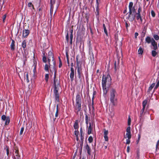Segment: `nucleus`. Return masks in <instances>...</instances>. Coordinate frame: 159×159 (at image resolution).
Segmentation results:
<instances>
[{"instance_id": "nucleus-1", "label": "nucleus", "mask_w": 159, "mask_h": 159, "mask_svg": "<svg viewBox=\"0 0 159 159\" xmlns=\"http://www.w3.org/2000/svg\"><path fill=\"white\" fill-rule=\"evenodd\" d=\"M53 69L55 70V73L54 77V80L53 82V91L55 96L56 100L57 101H59V95L58 91L61 88V86L60 84V81L58 79H56V74L55 68L54 66Z\"/></svg>"}, {"instance_id": "nucleus-2", "label": "nucleus", "mask_w": 159, "mask_h": 159, "mask_svg": "<svg viewBox=\"0 0 159 159\" xmlns=\"http://www.w3.org/2000/svg\"><path fill=\"white\" fill-rule=\"evenodd\" d=\"M111 78L109 75H107L106 76L104 75L103 76L102 84L104 94L105 95L107 92V88L111 84Z\"/></svg>"}, {"instance_id": "nucleus-3", "label": "nucleus", "mask_w": 159, "mask_h": 159, "mask_svg": "<svg viewBox=\"0 0 159 159\" xmlns=\"http://www.w3.org/2000/svg\"><path fill=\"white\" fill-rule=\"evenodd\" d=\"M110 100L113 105H116V99L115 98L116 95V92L115 89H111L110 90Z\"/></svg>"}, {"instance_id": "nucleus-4", "label": "nucleus", "mask_w": 159, "mask_h": 159, "mask_svg": "<svg viewBox=\"0 0 159 159\" xmlns=\"http://www.w3.org/2000/svg\"><path fill=\"white\" fill-rule=\"evenodd\" d=\"M81 98L80 95H77L75 109L78 112L80 111L81 109Z\"/></svg>"}, {"instance_id": "nucleus-5", "label": "nucleus", "mask_w": 159, "mask_h": 159, "mask_svg": "<svg viewBox=\"0 0 159 159\" xmlns=\"http://www.w3.org/2000/svg\"><path fill=\"white\" fill-rule=\"evenodd\" d=\"M135 11H129V14H127L124 17L129 21H133L134 19Z\"/></svg>"}, {"instance_id": "nucleus-6", "label": "nucleus", "mask_w": 159, "mask_h": 159, "mask_svg": "<svg viewBox=\"0 0 159 159\" xmlns=\"http://www.w3.org/2000/svg\"><path fill=\"white\" fill-rule=\"evenodd\" d=\"M77 61V66L76 67V69L77 70L78 73V76L79 79H81L82 75V69L81 65L80 64V62L78 61V58L77 57L76 58Z\"/></svg>"}, {"instance_id": "nucleus-7", "label": "nucleus", "mask_w": 159, "mask_h": 159, "mask_svg": "<svg viewBox=\"0 0 159 159\" xmlns=\"http://www.w3.org/2000/svg\"><path fill=\"white\" fill-rule=\"evenodd\" d=\"M48 60L49 62V64L50 66V62L52 60V61L54 65L55 64V61L54 60L53 55L52 52L51 51H49L48 53Z\"/></svg>"}, {"instance_id": "nucleus-8", "label": "nucleus", "mask_w": 159, "mask_h": 159, "mask_svg": "<svg viewBox=\"0 0 159 159\" xmlns=\"http://www.w3.org/2000/svg\"><path fill=\"white\" fill-rule=\"evenodd\" d=\"M2 119L5 121V124L6 125H8L10 122V119L9 117H6L5 115H3L2 116Z\"/></svg>"}, {"instance_id": "nucleus-9", "label": "nucleus", "mask_w": 159, "mask_h": 159, "mask_svg": "<svg viewBox=\"0 0 159 159\" xmlns=\"http://www.w3.org/2000/svg\"><path fill=\"white\" fill-rule=\"evenodd\" d=\"M126 136V137H125V138H127L128 139H130L131 138L130 127L129 126L127 128Z\"/></svg>"}, {"instance_id": "nucleus-10", "label": "nucleus", "mask_w": 159, "mask_h": 159, "mask_svg": "<svg viewBox=\"0 0 159 159\" xmlns=\"http://www.w3.org/2000/svg\"><path fill=\"white\" fill-rule=\"evenodd\" d=\"M15 153L14 156L13 157L16 158V159H20V156L19 154V151L18 149L16 147L15 148Z\"/></svg>"}, {"instance_id": "nucleus-11", "label": "nucleus", "mask_w": 159, "mask_h": 159, "mask_svg": "<svg viewBox=\"0 0 159 159\" xmlns=\"http://www.w3.org/2000/svg\"><path fill=\"white\" fill-rule=\"evenodd\" d=\"M71 73H70V77L71 81H73L74 79V69L73 67H71L70 69Z\"/></svg>"}, {"instance_id": "nucleus-12", "label": "nucleus", "mask_w": 159, "mask_h": 159, "mask_svg": "<svg viewBox=\"0 0 159 159\" xmlns=\"http://www.w3.org/2000/svg\"><path fill=\"white\" fill-rule=\"evenodd\" d=\"M85 149L87 150V153L90 155L91 154V148L87 143L84 146Z\"/></svg>"}, {"instance_id": "nucleus-13", "label": "nucleus", "mask_w": 159, "mask_h": 159, "mask_svg": "<svg viewBox=\"0 0 159 159\" xmlns=\"http://www.w3.org/2000/svg\"><path fill=\"white\" fill-rule=\"evenodd\" d=\"M151 44L153 47V49L154 50H156L157 49V44L154 39L152 41Z\"/></svg>"}, {"instance_id": "nucleus-14", "label": "nucleus", "mask_w": 159, "mask_h": 159, "mask_svg": "<svg viewBox=\"0 0 159 159\" xmlns=\"http://www.w3.org/2000/svg\"><path fill=\"white\" fill-rule=\"evenodd\" d=\"M30 33L29 30H25L23 31V36L24 37H26Z\"/></svg>"}, {"instance_id": "nucleus-15", "label": "nucleus", "mask_w": 159, "mask_h": 159, "mask_svg": "<svg viewBox=\"0 0 159 159\" xmlns=\"http://www.w3.org/2000/svg\"><path fill=\"white\" fill-rule=\"evenodd\" d=\"M153 39H154L153 38L148 36L146 38L145 41L146 42L148 43H152V41L153 40Z\"/></svg>"}, {"instance_id": "nucleus-16", "label": "nucleus", "mask_w": 159, "mask_h": 159, "mask_svg": "<svg viewBox=\"0 0 159 159\" xmlns=\"http://www.w3.org/2000/svg\"><path fill=\"white\" fill-rule=\"evenodd\" d=\"M133 3L132 2L129 3V11H135V10L134 7H133Z\"/></svg>"}, {"instance_id": "nucleus-17", "label": "nucleus", "mask_w": 159, "mask_h": 159, "mask_svg": "<svg viewBox=\"0 0 159 159\" xmlns=\"http://www.w3.org/2000/svg\"><path fill=\"white\" fill-rule=\"evenodd\" d=\"M100 2V0H96L97 7L96 11L97 12V15L99 14V5Z\"/></svg>"}, {"instance_id": "nucleus-18", "label": "nucleus", "mask_w": 159, "mask_h": 159, "mask_svg": "<svg viewBox=\"0 0 159 159\" xmlns=\"http://www.w3.org/2000/svg\"><path fill=\"white\" fill-rule=\"evenodd\" d=\"M92 129V125L91 122L89 123V126L88 129V133L89 134L91 133Z\"/></svg>"}, {"instance_id": "nucleus-19", "label": "nucleus", "mask_w": 159, "mask_h": 159, "mask_svg": "<svg viewBox=\"0 0 159 159\" xmlns=\"http://www.w3.org/2000/svg\"><path fill=\"white\" fill-rule=\"evenodd\" d=\"M6 151L7 155V159H9L10 157V155L9 154V148L7 146H6L5 148Z\"/></svg>"}, {"instance_id": "nucleus-20", "label": "nucleus", "mask_w": 159, "mask_h": 159, "mask_svg": "<svg viewBox=\"0 0 159 159\" xmlns=\"http://www.w3.org/2000/svg\"><path fill=\"white\" fill-rule=\"evenodd\" d=\"M80 135H81V137H80V139L81 140L83 141L84 140V134L83 133L82 129V128H81L80 129Z\"/></svg>"}, {"instance_id": "nucleus-21", "label": "nucleus", "mask_w": 159, "mask_h": 159, "mask_svg": "<svg viewBox=\"0 0 159 159\" xmlns=\"http://www.w3.org/2000/svg\"><path fill=\"white\" fill-rule=\"evenodd\" d=\"M155 85V83L152 84L150 86V87L148 89V93H149L150 91L152 90V89L154 87Z\"/></svg>"}, {"instance_id": "nucleus-22", "label": "nucleus", "mask_w": 159, "mask_h": 159, "mask_svg": "<svg viewBox=\"0 0 159 159\" xmlns=\"http://www.w3.org/2000/svg\"><path fill=\"white\" fill-rule=\"evenodd\" d=\"M51 4V10H50V14L52 15V10L53 7V6L52 4V0H51L50 1Z\"/></svg>"}, {"instance_id": "nucleus-23", "label": "nucleus", "mask_w": 159, "mask_h": 159, "mask_svg": "<svg viewBox=\"0 0 159 159\" xmlns=\"http://www.w3.org/2000/svg\"><path fill=\"white\" fill-rule=\"evenodd\" d=\"M136 15H137V16H136L137 19L138 20L139 19H140L141 22H142V20L141 17L140 15V14L136 13Z\"/></svg>"}, {"instance_id": "nucleus-24", "label": "nucleus", "mask_w": 159, "mask_h": 159, "mask_svg": "<svg viewBox=\"0 0 159 159\" xmlns=\"http://www.w3.org/2000/svg\"><path fill=\"white\" fill-rule=\"evenodd\" d=\"M142 6L140 4H139L138 12L137 13H136L140 14V13L141 11V9L142 8Z\"/></svg>"}, {"instance_id": "nucleus-25", "label": "nucleus", "mask_w": 159, "mask_h": 159, "mask_svg": "<svg viewBox=\"0 0 159 159\" xmlns=\"http://www.w3.org/2000/svg\"><path fill=\"white\" fill-rule=\"evenodd\" d=\"M58 105L57 104L56 106V111L55 113V117H57L58 116Z\"/></svg>"}, {"instance_id": "nucleus-26", "label": "nucleus", "mask_w": 159, "mask_h": 159, "mask_svg": "<svg viewBox=\"0 0 159 159\" xmlns=\"http://www.w3.org/2000/svg\"><path fill=\"white\" fill-rule=\"evenodd\" d=\"M43 62L46 63L47 62V58L45 56V53H43Z\"/></svg>"}, {"instance_id": "nucleus-27", "label": "nucleus", "mask_w": 159, "mask_h": 159, "mask_svg": "<svg viewBox=\"0 0 159 159\" xmlns=\"http://www.w3.org/2000/svg\"><path fill=\"white\" fill-rule=\"evenodd\" d=\"M148 101L146 100L144 101L143 102V107L145 108V107L147 104Z\"/></svg>"}, {"instance_id": "nucleus-28", "label": "nucleus", "mask_w": 159, "mask_h": 159, "mask_svg": "<svg viewBox=\"0 0 159 159\" xmlns=\"http://www.w3.org/2000/svg\"><path fill=\"white\" fill-rule=\"evenodd\" d=\"M74 127L75 129H77L78 128V123L77 120H76L74 125Z\"/></svg>"}, {"instance_id": "nucleus-29", "label": "nucleus", "mask_w": 159, "mask_h": 159, "mask_svg": "<svg viewBox=\"0 0 159 159\" xmlns=\"http://www.w3.org/2000/svg\"><path fill=\"white\" fill-rule=\"evenodd\" d=\"M103 27L104 31L105 33L106 34V35L107 36L108 35V34H107V30H106V26H105V25L104 24H103Z\"/></svg>"}, {"instance_id": "nucleus-30", "label": "nucleus", "mask_w": 159, "mask_h": 159, "mask_svg": "<svg viewBox=\"0 0 159 159\" xmlns=\"http://www.w3.org/2000/svg\"><path fill=\"white\" fill-rule=\"evenodd\" d=\"M157 52L155 50H152V55L153 57H155L157 54Z\"/></svg>"}, {"instance_id": "nucleus-31", "label": "nucleus", "mask_w": 159, "mask_h": 159, "mask_svg": "<svg viewBox=\"0 0 159 159\" xmlns=\"http://www.w3.org/2000/svg\"><path fill=\"white\" fill-rule=\"evenodd\" d=\"M116 44H117V46L118 45H119V46H121L122 45V42L120 41H119L118 40H117V41H116Z\"/></svg>"}, {"instance_id": "nucleus-32", "label": "nucleus", "mask_w": 159, "mask_h": 159, "mask_svg": "<svg viewBox=\"0 0 159 159\" xmlns=\"http://www.w3.org/2000/svg\"><path fill=\"white\" fill-rule=\"evenodd\" d=\"M36 62L35 61H34V64L32 66V67H33L34 68V70H35L36 67V64L35 63Z\"/></svg>"}, {"instance_id": "nucleus-33", "label": "nucleus", "mask_w": 159, "mask_h": 159, "mask_svg": "<svg viewBox=\"0 0 159 159\" xmlns=\"http://www.w3.org/2000/svg\"><path fill=\"white\" fill-rule=\"evenodd\" d=\"M22 46L23 48H25L26 46V42L25 40H24L23 41L22 43Z\"/></svg>"}, {"instance_id": "nucleus-34", "label": "nucleus", "mask_w": 159, "mask_h": 159, "mask_svg": "<svg viewBox=\"0 0 159 159\" xmlns=\"http://www.w3.org/2000/svg\"><path fill=\"white\" fill-rule=\"evenodd\" d=\"M88 140L90 143H92L93 141V137L91 136H89L88 138Z\"/></svg>"}, {"instance_id": "nucleus-35", "label": "nucleus", "mask_w": 159, "mask_h": 159, "mask_svg": "<svg viewBox=\"0 0 159 159\" xmlns=\"http://www.w3.org/2000/svg\"><path fill=\"white\" fill-rule=\"evenodd\" d=\"M145 108L143 107V109L141 110L140 111V117H142V116L143 115V113L145 109Z\"/></svg>"}, {"instance_id": "nucleus-36", "label": "nucleus", "mask_w": 159, "mask_h": 159, "mask_svg": "<svg viewBox=\"0 0 159 159\" xmlns=\"http://www.w3.org/2000/svg\"><path fill=\"white\" fill-rule=\"evenodd\" d=\"M153 37L156 40H158L159 39V37L157 35L155 34L153 35Z\"/></svg>"}, {"instance_id": "nucleus-37", "label": "nucleus", "mask_w": 159, "mask_h": 159, "mask_svg": "<svg viewBox=\"0 0 159 159\" xmlns=\"http://www.w3.org/2000/svg\"><path fill=\"white\" fill-rule=\"evenodd\" d=\"M48 78L49 75L48 74H46L45 75V80L46 82L48 81Z\"/></svg>"}, {"instance_id": "nucleus-38", "label": "nucleus", "mask_w": 159, "mask_h": 159, "mask_svg": "<svg viewBox=\"0 0 159 159\" xmlns=\"http://www.w3.org/2000/svg\"><path fill=\"white\" fill-rule=\"evenodd\" d=\"M49 67L48 66L47 64H46L45 66V70L46 71H48Z\"/></svg>"}, {"instance_id": "nucleus-39", "label": "nucleus", "mask_w": 159, "mask_h": 159, "mask_svg": "<svg viewBox=\"0 0 159 159\" xmlns=\"http://www.w3.org/2000/svg\"><path fill=\"white\" fill-rule=\"evenodd\" d=\"M26 74V81L27 82H29V80L28 79V73H25V74Z\"/></svg>"}, {"instance_id": "nucleus-40", "label": "nucleus", "mask_w": 159, "mask_h": 159, "mask_svg": "<svg viewBox=\"0 0 159 159\" xmlns=\"http://www.w3.org/2000/svg\"><path fill=\"white\" fill-rule=\"evenodd\" d=\"M104 135H107L108 134V131L107 130H106L105 129H104Z\"/></svg>"}, {"instance_id": "nucleus-41", "label": "nucleus", "mask_w": 159, "mask_h": 159, "mask_svg": "<svg viewBox=\"0 0 159 159\" xmlns=\"http://www.w3.org/2000/svg\"><path fill=\"white\" fill-rule=\"evenodd\" d=\"M24 130V128L23 127L21 128L20 131V135H21L22 134Z\"/></svg>"}, {"instance_id": "nucleus-42", "label": "nucleus", "mask_w": 159, "mask_h": 159, "mask_svg": "<svg viewBox=\"0 0 159 159\" xmlns=\"http://www.w3.org/2000/svg\"><path fill=\"white\" fill-rule=\"evenodd\" d=\"M143 53V50H138V53L139 55H141Z\"/></svg>"}, {"instance_id": "nucleus-43", "label": "nucleus", "mask_w": 159, "mask_h": 159, "mask_svg": "<svg viewBox=\"0 0 159 159\" xmlns=\"http://www.w3.org/2000/svg\"><path fill=\"white\" fill-rule=\"evenodd\" d=\"M131 123V119L129 116L128 120V124L129 125H130Z\"/></svg>"}, {"instance_id": "nucleus-44", "label": "nucleus", "mask_w": 159, "mask_h": 159, "mask_svg": "<svg viewBox=\"0 0 159 159\" xmlns=\"http://www.w3.org/2000/svg\"><path fill=\"white\" fill-rule=\"evenodd\" d=\"M151 13L153 17H154L155 16V14L153 11L152 10L151 11Z\"/></svg>"}, {"instance_id": "nucleus-45", "label": "nucleus", "mask_w": 159, "mask_h": 159, "mask_svg": "<svg viewBox=\"0 0 159 159\" xmlns=\"http://www.w3.org/2000/svg\"><path fill=\"white\" fill-rule=\"evenodd\" d=\"M105 140L106 141H108V138L107 135H104Z\"/></svg>"}, {"instance_id": "nucleus-46", "label": "nucleus", "mask_w": 159, "mask_h": 159, "mask_svg": "<svg viewBox=\"0 0 159 159\" xmlns=\"http://www.w3.org/2000/svg\"><path fill=\"white\" fill-rule=\"evenodd\" d=\"M140 137H141V134H139V135H138V139L137 140V141H136L137 142V143H138L140 140Z\"/></svg>"}, {"instance_id": "nucleus-47", "label": "nucleus", "mask_w": 159, "mask_h": 159, "mask_svg": "<svg viewBox=\"0 0 159 159\" xmlns=\"http://www.w3.org/2000/svg\"><path fill=\"white\" fill-rule=\"evenodd\" d=\"M28 6L29 7H30L31 6H32L33 9H34V6L32 4L31 2H29L28 4Z\"/></svg>"}, {"instance_id": "nucleus-48", "label": "nucleus", "mask_w": 159, "mask_h": 159, "mask_svg": "<svg viewBox=\"0 0 159 159\" xmlns=\"http://www.w3.org/2000/svg\"><path fill=\"white\" fill-rule=\"evenodd\" d=\"M159 145V140L157 142V144H156V150H157L158 148V146Z\"/></svg>"}, {"instance_id": "nucleus-49", "label": "nucleus", "mask_w": 159, "mask_h": 159, "mask_svg": "<svg viewBox=\"0 0 159 159\" xmlns=\"http://www.w3.org/2000/svg\"><path fill=\"white\" fill-rule=\"evenodd\" d=\"M6 15H4L2 17L3 21V22H5V20L6 19Z\"/></svg>"}, {"instance_id": "nucleus-50", "label": "nucleus", "mask_w": 159, "mask_h": 159, "mask_svg": "<svg viewBox=\"0 0 159 159\" xmlns=\"http://www.w3.org/2000/svg\"><path fill=\"white\" fill-rule=\"evenodd\" d=\"M72 38H73V34H71L70 35V43L71 44L72 43Z\"/></svg>"}, {"instance_id": "nucleus-51", "label": "nucleus", "mask_w": 159, "mask_h": 159, "mask_svg": "<svg viewBox=\"0 0 159 159\" xmlns=\"http://www.w3.org/2000/svg\"><path fill=\"white\" fill-rule=\"evenodd\" d=\"M130 143V139H128L126 140V143L127 144H129Z\"/></svg>"}, {"instance_id": "nucleus-52", "label": "nucleus", "mask_w": 159, "mask_h": 159, "mask_svg": "<svg viewBox=\"0 0 159 159\" xmlns=\"http://www.w3.org/2000/svg\"><path fill=\"white\" fill-rule=\"evenodd\" d=\"M14 44L13 43H11V49H14Z\"/></svg>"}, {"instance_id": "nucleus-53", "label": "nucleus", "mask_w": 159, "mask_h": 159, "mask_svg": "<svg viewBox=\"0 0 159 159\" xmlns=\"http://www.w3.org/2000/svg\"><path fill=\"white\" fill-rule=\"evenodd\" d=\"M68 37H68V31L67 35H66V40L67 41H68Z\"/></svg>"}, {"instance_id": "nucleus-54", "label": "nucleus", "mask_w": 159, "mask_h": 159, "mask_svg": "<svg viewBox=\"0 0 159 159\" xmlns=\"http://www.w3.org/2000/svg\"><path fill=\"white\" fill-rule=\"evenodd\" d=\"M138 33L136 32L135 34V38H137V36L138 35Z\"/></svg>"}, {"instance_id": "nucleus-55", "label": "nucleus", "mask_w": 159, "mask_h": 159, "mask_svg": "<svg viewBox=\"0 0 159 159\" xmlns=\"http://www.w3.org/2000/svg\"><path fill=\"white\" fill-rule=\"evenodd\" d=\"M114 65H115V70H116V68H117L116 63V61H115V62Z\"/></svg>"}, {"instance_id": "nucleus-56", "label": "nucleus", "mask_w": 159, "mask_h": 159, "mask_svg": "<svg viewBox=\"0 0 159 159\" xmlns=\"http://www.w3.org/2000/svg\"><path fill=\"white\" fill-rule=\"evenodd\" d=\"M129 146H128L127 147V151L128 152H129Z\"/></svg>"}, {"instance_id": "nucleus-57", "label": "nucleus", "mask_w": 159, "mask_h": 159, "mask_svg": "<svg viewBox=\"0 0 159 159\" xmlns=\"http://www.w3.org/2000/svg\"><path fill=\"white\" fill-rule=\"evenodd\" d=\"M27 60L26 58L25 59L24 61V65H25V61Z\"/></svg>"}, {"instance_id": "nucleus-58", "label": "nucleus", "mask_w": 159, "mask_h": 159, "mask_svg": "<svg viewBox=\"0 0 159 159\" xmlns=\"http://www.w3.org/2000/svg\"><path fill=\"white\" fill-rule=\"evenodd\" d=\"M89 28H90V32H91V34H93V32L92 31V29H91V28L90 27Z\"/></svg>"}, {"instance_id": "nucleus-59", "label": "nucleus", "mask_w": 159, "mask_h": 159, "mask_svg": "<svg viewBox=\"0 0 159 159\" xmlns=\"http://www.w3.org/2000/svg\"><path fill=\"white\" fill-rule=\"evenodd\" d=\"M75 134L77 137L78 132L77 131H75Z\"/></svg>"}, {"instance_id": "nucleus-60", "label": "nucleus", "mask_w": 159, "mask_h": 159, "mask_svg": "<svg viewBox=\"0 0 159 159\" xmlns=\"http://www.w3.org/2000/svg\"><path fill=\"white\" fill-rule=\"evenodd\" d=\"M125 25H126V28L127 29L128 27V24L126 22L125 23Z\"/></svg>"}, {"instance_id": "nucleus-61", "label": "nucleus", "mask_w": 159, "mask_h": 159, "mask_svg": "<svg viewBox=\"0 0 159 159\" xmlns=\"http://www.w3.org/2000/svg\"><path fill=\"white\" fill-rule=\"evenodd\" d=\"M66 57L67 58V59H68V52H66Z\"/></svg>"}, {"instance_id": "nucleus-62", "label": "nucleus", "mask_w": 159, "mask_h": 159, "mask_svg": "<svg viewBox=\"0 0 159 159\" xmlns=\"http://www.w3.org/2000/svg\"><path fill=\"white\" fill-rule=\"evenodd\" d=\"M88 118L87 116H86V118H85L86 121L87 120L88 121Z\"/></svg>"}, {"instance_id": "nucleus-63", "label": "nucleus", "mask_w": 159, "mask_h": 159, "mask_svg": "<svg viewBox=\"0 0 159 159\" xmlns=\"http://www.w3.org/2000/svg\"><path fill=\"white\" fill-rule=\"evenodd\" d=\"M73 32V30H72V29H71V31H70V33H71V34H72Z\"/></svg>"}, {"instance_id": "nucleus-64", "label": "nucleus", "mask_w": 159, "mask_h": 159, "mask_svg": "<svg viewBox=\"0 0 159 159\" xmlns=\"http://www.w3.org/2000/svg\"><path fill=\"white\" fill-rule=\"evenodd\" d=\"M71 67H73V63H71Z\"/></svg>"}]
</instances>
